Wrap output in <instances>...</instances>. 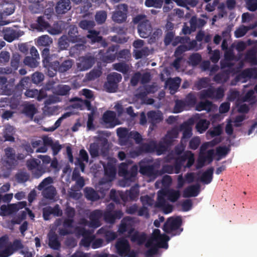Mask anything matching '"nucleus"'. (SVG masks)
<instances>
[{
  "instance_id": "nucleus-1",
  "label": "nucleus",
  "mask_w": 257,
  "mask_h": 257,
  "mask_svg": "<svg viewBox=\"0 0 257 257\" xmlns=\"http://www.w3.org/2000/svg\"><path fill=\"white\" fill-rule=\"evenodd\" d=\"M131 163L132 162L121 163L118 166V175L124 179L123 182L125 184L123 186L126 185L128 186L131 182H134L138 174V166L136 165H134L129 168Z\"/></svg>"
},
{
  "instance_id": "nucleus-2",
  "label": "nucleus",
  "mask_w": 257,
  "mask_h": 257,
  "mask_svg": "<svg viewBox=\"0 0 257 257\" xmlns=\"http://www.w3.org/2000/svg\"><path fill=\"white\" fill-rule=\"evenodd\" d=\"M53 182L51 177H48L42 180L37 186V189L42 191V195L45 199L54 200L57 195L56 188L51 184Z\"/></svg>"
},
{
  "instance_id": "nucleus-3",
  "label": "nucleus",
  "mask_w": 257,
  "mask_h": 257,
  "mask_svg": "<svg viewBox=\"0 0 257 257\" xmlns=\"http://www.w3.org/2000/svg\"><path fill=\"white\" fill-rule=\"evenodd\" d=\"M208 78H203L199 80L196 84L195 86L198 89L207 88L206 93L203 96H222L224 89L222 87L215 88L209 84Z\"/></svg>"
},
{
  "instance_id": "nucleus-4",
  "label": "nucleus",
  "mask_w": 257,
  "mask_h": 257,
  "mask_svg": "<svg viewBox=\"0 0 257 257\" xmlns=\"http://www.w3.org/2000/svg\"><path fill=\"white\" fill-rule=\"evenodd\" d=\"M134 22L138 24V30L140 37L147 38L152 32V27L149 21L144 15H138L134 18Z\"/></svg>"
},
{
  "instance_id": "nucleus-5",
  "label": "nucleus",
  "mask_w": 257,
  "mask_h": 257,
  "mask_svg": "<svg viewBox=\"0 0 257 257\" xmlns=\"http://www.w3.org/2000/svg\"><path fill=\"white\" fill-rule=\"evenodd\" d=\"M41 161L36 159L28 160L26 162L27 167L29 170L32 171L34 177L40 178L43 174L49 171L44 165H41Z\"/></svg>"
},
{
  "instance_id": "nucleus-6",
  "label": "nucleus",
  "mask_w": 257,
  "mask_h": 257,
  "mask_svg": "<svg viewBox=\"0 0 257 257\" xmlns=\"http://www.w3.org/2000/svg\"><path fill=\"white\" fill-rule=\"evenodd\" d=\"M182 223L181 217H169L164 223L163 229L167 233H170L174 231H177V233L174 235H179L183 231V228H180Z\"/></svg>"
},
{
  "instance_id": "nucleus-7",
  "label": "nucleus",
  "mask_w": 257,
  "mask_h": 257,
  "mask_svg": "<svg viewBox=\"0 0 257 257\" xmlns=\"http://www.w3.org/2000/svg\"><path fill=\"white\" fill-rule=\"evenodd\" d=\"M139 172L151 178L156 179L158 176V171L155 169L154 165H149L147 160H143L139 163Z\"/></svg>"
},
{
  "instance_id": "nucleus-8",
  "label": "nucleus",
  "mask_w": 257,
  "mask_h": 257,
  "mask_svg": "<svg viewBox=\"0 0 257 257\" xmlns=\"http://www.w3.org/2000/svg\"><path fill=\"white\" fill-rule=\"evenodd\" d=\"M140 190L139 185H135L131 187L129 190H126L125 192L120 191L119 193L120 199L124 203L128 201H136L138 199L139 195Z\"/></svg>"
},
{
  "instance_id": "nucleus-9",
  "label": "nucleus",
  "mask_w": 257,
  "mask_h": 257,
  "mask_svg": "<svg viewBox=\"0 0 257 257\" xmlns=\"http://www.w3.org/2000/svg\"><path fill=\"white\" fill-rule=\"evenodd\" d=\"M121 76L120 74L113 73L107 76V81L104 86V89L108 92H114L116 91L117 84L120 81Z\"/></svg>"
},
{
  "instance_id": "nucleus-10",
  "label": "nucleus",
  "mask_w": 257,
  "mask_h": 257,
  "mask_svg": "<svg viewBox=\"0 0 257 257\" xmlns=\"http://www.w3.org/2000/svg\"><path fill=\"white\" fill-rule=\"evenodd\" d=\"M94 22L92 21L83 20L80 23V27L85 30L89 31V34L87 37L93 42H98L101 40V37L98 36V33L95 31H91V29L94 26Z\"/></svg>"
},
{
  "instance_id": "nucleus-11",
  "label": "nucleus",
  "mask_w": 257,
  "mask_h": 257,
  "mask_svg": "<svg viewBox=\"0 0 257 257\" xmlns=\"http://www.w3.org/2000/svg\"><path fill=\"white\" fill-rule=\"evenodd\" d=\"M123 215V213L121 210H115L113 211L105 210L103 211V218L104 221L109 224H113L116 220L120 219Z\"/></svg>"
},
{
  "instance_id": "nucleus-12",
  "label": "nucleus",
  "mask_w": 257,
  "mask_h": 257,
  "mask_svg": "<svg viewBox=\"0 0 257 257\" xmlns=\"http://www.w3.org/2000/svg\"><path fill=\"white\" fill-rule=\"evenodd\" d=\"M117 253L122 257L126 256L131 246L128 240L124 237L118 238L115 244Z\"/></svg>"
},
{
  "instance_id": "nucleus-13",
  "label": "nucleus",
  "mask_w": 257,
  "mask_h": 257,
  "mask_svg": "<svg viewBox=\"0 0 257 257\" xmlns=\"http://www.w3.org/2000/svg\"><path fill=\"white\" fill-rule=\"evenodd\" d=\"M126 231L128 232V236L134 231L133 219L130 216L124 217L118 227V232L120 234H123Z\"/></svg>"
},
{
  "instance_id": "nucleus-14",
  "label": "nucleus",
  "mask_w": 257,
  "mask_h": 257,
  "mask_svg": "<svg viewBox=\"0 0 257 257\" xmlns=\"http://www.w3.org/2000/svg\"><path fill=\"white\" fill-rule=\"evenodd\" d=\"M43 217L45 220H48L50 218V215L59 217L62 215V210L59 204H56L53 207L47 206L43 209Z\"/></svg>"
},
{
  "instance_id": "nucleus-15",
  "label": "nucleus",
  "mask_w": 257,
  "mask_h": 257,
  "mask_svg": "<svg viewBox=\"0 0 257 257\" xmlns=\"http://www.w3.org/2000/svg\"><path fill=\"white\" fill-rule=\"evenodd\" d=\"M102 120L107 127H113L118 124L116 117V113L113 111H106L102 115Z\"/></svg>"
},
{
  "instance_id": "nucleus-16",
  "label": "nucleus",
  "mask_w": 257,
  "mask_h": 257,
  "mask_svg": "<svg viewBox=\"0 0 257 257\" xmlns=\"http://www.w3.org/2000/svg\"><path fill=\"white\" fill-rule=\"evenodd\" d=\"M133 46L136 49L134 50L135 56L136 59H139L147 56L149 53V50L144 46V41L138 40L133 43Z\"/></svg>"
},
{
  "instance_id": "nucleus-17",
  "label": "nucleus",
  "mask_w": 257,
  "mask_h": 257,
  "mask_svg": "<svg viewBox=\"0 0 257 257\" xmlns=\"http://www.w3.org/2000/svg\"><path fill=\"white\" fill-rule=\"evenodd\" d=\"M126 7L124 5H119L112 16V20L116 23L124 22L126 18Z\"/></svg>"
},
{
  "instance_id": "nucleus-18",
  "label": "nucleus",
  "mask_w": 257,
  "mask_h": 257,
  "mask_svg": "<svg viewBox=\"0 0 257 257\" xmlns=\"http://www.w3.org/2000/svg\"><path fill=\"white\" fill-rule=\"evenodd\" d=\"M103 217V211L96 209L92 211L89 215L90 226L94 228L101 225L100 219Z\"/></svg>"
},
{
  "instance_id": "nucleus-19",
  "label": "nucleus",
  "mask_w": 257,
  "mask_h": 257,
  "mask_svg": "<svg viewBox=\"0 0 257 257\" xmlns=\"http://www.w3.org/2000/svg\"><path fill=\"white\" fill-rule=\"evenodd\" d=\"M187 38L188 39L187 42L185 41V43L184 44H187V45H182L177 48L175 53V55L176 57H179L182 53L186 51L191 49L198 50L199 49L197 46V43L195 41L193 40L192 41H190L188 37H187Z\"/></svg>"
},
{
  "instance_id": "nucleus-20",
  "label": "nucleus",
  "mask_w": 257,
  "mask_h": 257,
  "mask_svg": "<svg viewBox=\"0 0 257 257\" xmlns=\"http://www.w3.org/2000/svg\"><path fill=\"white\" fill-rule=\"evenodd\" d=\"M77 67L80 71H84L90 68L94 63V58L89 56L81 57L78 60Z\"/></svg>"
},
{
  "instance_id": "nucleus-21",
  "label": "nucleus",
  "mask_w": 257,
  "mask_h": 257,
  "mask_svg": "<svg viewBox=\"0 0 257 257\" xmlns=\"http://www.w3.org/2000/svg\"><path fill=\"white\" fill-rule=\"evenodd\" d=\"M147 116L149 122L152 127L156 126L157 123L160 122L163 119L162 113L159 111H150L147 113Z\"/></svg>"
},
{
  "instance_id": "nucleus-22",
  "label": "nucleus",
  "mask_w": 257,
  "mask_h": 257,
  "mask_svg": "<svg viewBox=\"0 0 257 257\" xmlns=\"http://www.w3.org/2000/svg\"><path fill=\"white\" fill-rule=\"evenodd\" d=\"M200 191V186L199 184L190 185L184 190L183 196L185 198L196 197Z\"/></svg>"
},
{
  "instance_id": "nucleus-23",
  "label": "nucleus",
  "mask_w": 257,
  "mask_h": 257,
  "mask_svg": "<svg viewBox=\"0 0 257 257\" xmlns=\"http://www.w3.org/2000/svg\"><path fill=\"white\" fill-rule=\"evenodd\" d=\"M73 219L65 218L62 223L63 228H59L58 229L59 234L63 236L71 234L72 232L69 229L73 227Z\"/></svg>"
},
{
  "instance_id": "nucleus-24",
  "label": "nucleus",
  "mask_w": 257,
  "mask_h": 257,
  "mask_svg": "<svg viewBox=\"0 0 257 257\" xmlns=\"http://www.w3.org/2000/svg\"><path fill=\"white\" fill-rule=\"evenodd\" d=\"M70 9V0H60L55 8L56 12L58 14H65Z\"/></svg>"
},
{
  "instance_id": "nucleus-25",
  "label": "nucleus",
  "mask_w": 257,
  "mask_h": 257,
  "mask_svg": "<svg viewBox=\"0 0 257 257\" xmlns=\"http://www.w3.org/2000/svg\"><path fill=\"white\" fill-rule=\"evenodd\" d=\"M49 242L48 245L53 249H59L61 246V243L59 240V237L55 232H50L48 235Z\"/></svg>"
},
{
  "instance_id": "nucleus-26",
  "label": "nucleus",
  "mask_w": 257,
  "mask_h": 257,
  "mask_svg": "<svg viewBox=\"0 0 257 257\" xmlns=\"http://www.w3.org/2000/svg\"><path fill=\"white\" fill-rule=\"evenodd\" d=\"M181 82V79L179 77L174 79H169L166 81V87L168 88L171 94L175 93L178 89Z\"/></svg>"
},
{
  "instance_id": "nucleus-27",
  "label": "nucleus",
  "mask_w": 257,
  "mask_h": 257,
  "mask_svg": "<svg viewBox=\"0 0 257 257\" xmlns=\"http://www.w3.org/2000/svg\"><path fill=\"white\" fill-rule=\"evenodd\" d=\"M12 109L17 108L20 104V101L18 97H4L0 101V107H5V105H8Z\"/></svg>"
},
{
  "instance_id": "nucleus-28",
  "label": "nucleus",
  "mask_w": 257,
  "mask_h": 257,
  "mask_svg": "<svg viewBox=\"0 0 257 257\" xmlns=\"http://www.w3.org/2000/svg\"><path fill=\"white\" fill-rule=\"evenodd\" d=\"M132 242H136L138 245H142L145 243L147 239V235L145 233H140L136 231L129 236Z\"/></svg>"
},
{
  "instance_id": "nucleus-29",
  "label": "nucleus",
  "mask_w": 257,
  "mask_h": 257,
  "mask_svg": "<svg viewBox=\"0 0 257 257\" xmlns=\"http://www.w3.org/2000/svg\"><path fill=\"white\" fill-rule=\"evenodd\" d=\"M165 195L167 199L172 202H175L180 197V192L179 190H176L173 189H170L161 193Z\"/></svg>"
},
{
  "instance_id": "nucleus-30",
  "label": "nucleus",
  "mask_w": 257,
  "mask_h": 257,
  "mask_svg": "<svg viewBox=\"0 0 257 257\" xmlns=\"http://www.w3.org/2000/svg\"><path fill=\"white\" fill-rule=\"evenodd\" d=\"M181 130H183V136L181 138V141L186 143L188 140L192 137V128L191 127L186 123H184L181 125Z\"/></svg>"
},
{
  "instance_id": "nucleus-31",
  "label": "nucleus",
  "mask_w": 257,
  "mask_h": 257,
  "mask_svg": "<svg viewBox=\"0 0 257 257\" xmlns=\"http://www.w3.org/2000/svg\"><path fill=\"white\" fill-rule=\"evenodd\" d=\"M214 168L210 167L203 172L199 180L205 184H208L213 179Z\"/></svg>"
},
{
  "instance_id": "nucleus-32",
  "label": "nucleus",
  "mask_w": 257,
  "mask_h": 257,
  "mask_svg": "<svg viewBox=\"0 0 257 257\" xmlns=\"http://www.w3.org/2000/svg\"><path fill=\"white\" fill-rule=\"evenodd\" d=\"M73 65V62L71 60H68L65 61L60 66L57 61L54 62V69L55 71L57 69L61 72H64L71 68Z\"/></svg>"
},
{
  "instance_id": "nucleus-33",
  "label": "nucleus",
  "mask_w": 257,
  "mask_h": 257,
  "mask_svg": "<svg viewBox=\"0 0 257 257\" xmlns=\"http://www.w3.org/2000/svg\"><path fill=\"white\" fill-rule=\"evenodd\" d=\"M105 175L110 178H114L116 175V168L114 165L110 162H107L105 166H104Z\"/></svg>"
},
{
  "instance_id": "nucleus-34",
  "label": "nucleus",
  "mask_w": 257,
  "mask_h": 257,
  "mask_svg": "<svg viewBox=\"0 0 257 257\" xmlns=\"http://www.w3.org/2000/svg\"><path fill=\"white\" fill-rule=\"evenodd\" d=\"M84 192L86 198L89 200L94 201L99 199V196L97 192L92 188H85Z\"/></svg>"
},
{
  "instance_id": "nucleus-35",
  "label": "nucleus",
  "mask_w": 257,
  "mask_h": 257,
  "mask_svg": "<svg viewBox=\"0 0 257 257\" xmlns=\"http://www.w3.org/2000/svg\"><path fill=\"white\" fill-rule=\"evenodd\" d=\"M186 161V158L185 157L183 154L175 158L173 164L175 169V174H179L180 172L182 167Z\"/></svg>"
},
{
  "instance_id": "nucleus-36",
  "label": "nucleus",
  "mask_w": 257,
  "mask_h": 257,
  "mask_svg": "<svg viewBox=\"0 0 257 257\" xmlns=\"http://www.w3.org/2000/svg\"><path fill=\"white\" fill-rule=\"evenodd\" d=\"M49 27V24L45 20L44 18L39 17L37 20V23L36 26L32 25V28L36 29L38 31H43L47 29Z\"/></svg>"
},
{
  "instance_id": "nucleus-37",
  "label": "nucleus",
  "mask_w": 257,
  "mask_h": 257,
  "mask_svg": "<svg viewBox=\"0 0 257 257\" xmlns=\"http://www.w3.org/2000/svg\"><path fill=\"white\" fill-rule=\"evenodd\" d=\"M212 106L211 102L205 100V101H201L196 105V110L197 111L206 110L209 111L211 110Z\"/></svg>"
},
{
  "instance_id": "nucleus-38",
  "label": "nucleus",
  "mask_w": 257,
  "mask_h": 257,
  "mask_svg": "<svg viewBox=\"0 0 257 257\" xmlns=\"http://www.w3.org/2000/svg\"><path fill=\"white\" fill-rule=\"evenodd\" d=\"M37 112V109L33 104H26L23 108V113H25L27 116L32 118Z\"/></svg>"
},
{
  "instance_id": "nucleus-39",
  "label": "nucleus",
  "mask_w": 257,
  "mask_h": 257,
  "mask_svg": "<svg viewBox=\"0 0 257 257\" xmlns=\"http://www.w3.org/2000/svg\"><path fill=\"white\" fill-rule=\"evenodd\" d=\"M209 124V121L205 119H202L197 123L196 128L198 132L200 133H202L208 128Z\"/></svg>"
},
{
  "instance_id": "nucleus-40",
  "label": "nucleus",
  "mask_w": 257,
  "mask_h": 257,
  "mask_svg": "<svg viewBox=\"0 0 257 257\" xmlns=\"http://www.w3.org/2000/svg\"><path fill=\"white\" fill-rule=\"evenodd\" d=\"M145 153H153L155 152L156 145L155 141H151L149 143L141 144Z\"/></svg>"
},
{
  "instance_id": "nucleus-41",
  "label": "nucleus",
  "mask_w": 257,
  "mask_h": 257,
  "mask_svg": "<svg viewBox=\"0 0 257 257\" xmlns=\"http://www.w3.org/2000/svg\"><path fill=\"white\" fill-rule=\"evenodd\" d=\"M185 157L187 160V163L185 165V168H190L194 163L195 158L194 154L190 151H186L183 153Z\"/></svg>"
},
{
  "instance_id": "nucleus-42",
  "label": "nucleus",
  "mask_w": 257,
  "mask_h": 257,
  "mask_svg": "<svg viewBox=\"0 0 257 257\" xmlns=\"http://www.w3.org/2000/svg\"><path fill=\"white\" fill-rule=\"evenodd\" d=\"M230 151V149L226 146L218 147L216 149V155L218 157L217 159L219 161L222 157H224Z\"/></svg>"
},
{
  "instance_id": "nucleus-43",
  "label": "nucleus",
  "mask_w": 257,
  "mask_h": 257,
  "mask_svg": "<svg viewBox=\"0 0 257 257\" xmlns=\"http://www.w3.org/2000/svg\"><path fill=\"white\" fill-rule=\"evenodd\" d=\"M70 115L69 113L67 112L64 114L61 117L59 118L55 122L54 125L51 127H49L48 128H46L45 130L47 132H53L55 130H56L58 127H59L62 121L63 118L66 117L67 116H69Z\"/></svg>"
},
{
  "instance_id": "nucleus-44",
  "label": "nucleus",
  "mask_w": 257,
  "mask_h": 257,
  "mask_svg": "<svg viewBox=\"0 0 257 257\" xmlns=\"http://www.w3.org/2000/svg\"><path fill=\"white\" fill-rule=\"evenodd\" d=\"M52 40L48 35H43L37 39V43L39 46H47L52 43Z\"/></svg>"
},
{
  "instance_id": "nucleus-45",
  "label": "nucleus",
  "mask_w": 257,
  "mask_h": 257,
  "mask_svg": "<svg viewBox=\"0 0 257 257\" xmlns=\"http://www.w3.org/2000/svg\"><path fill=\"white\" fill-rule=\"evenodd\" d=\"M185 102L182 100H177L175 101V105L174 107L173 112L174 113H179L186 108Z\"/></svg>"
},
{
  "instance_id": "nucleus-46",
  "label": "nucleus",
  "mask_w": 257,
  "mask_h": 257,
  "mask_svg": "<svg viewBox=\"0 0 257 257\" xmlns=\"http://www.w3.org/2000/svg\"><path fill=\"white\" fill-rule=\"evenodd\" d=\"M242 75L244 78H257V69H248L244 70L242 73Z\"/></svg>"
},
{
  "instance_id": "nucleus-47",
  "label": "nucleus",
  "mask_w": 257,
  "mask_h": 257,
  "mask_svg": "<svg viewBox=\"0 0 257 257\" xmlns=\"http://www.w3.org/2000/svg\"><path fill=\"white\" fill-rule=\"evenodd\" d=\"M190 24L192 30L195 31L197 27L203 26L205 22L202 20H197L196 17H192L190 20Z\"/></svg>"
},
{
  "instance_id": "nucleus-48",
  "label": "nucleus",
  "mask_w": 257,
  "mask_h": 257,
  "mask_svg": "<svg viewBox=\"0 0 257 257\" xmlns=\"http://www.w3.org/2000/svg\"><path fill=\"white\" fill-rule=\"evenodd\" d=\"M163 0H146L145 5L147 7L161 8Z\"/></svg>"
},
{
  "instance_id": "nucleus-49",
  "label": "nucleus",
  "mask_w": 257,
  "mask_h": 257,
  "mask_svg": "<svg viewBox=\"0 0 257 257\" xmlns=\"http://www.w3.org/2000/svg\"><path fill=\"white\" fill-rule=\"evenodd\" d=\"M17 181L20 183H24L29 180L30 175L27 172H20L16 175Z\"/></svg>"
},
{
  "instance_id": "nucleus-50",
  "label": "nucleus",
  "mask_w": 257,
  "mask_h": 257,
  "mask_svg": "<svg viewBox=\"0 0 257 257\" xmlns=\"http://www.w3.org/2000/svg\"><path fill=\"white\" fill-rule=\"evenodd\" d=\"M70 101H77L72 105L73 108L76 109H79L80 110L84 109L83 100L81 99L80 97H71V98L70 99Z\"/></svg>"
},
{
  "instance_id": "nucleus-51",
  "label": "nucleus",
  "mask_w": 257,
  "mask_h": 257,
  "mask_svg": "<svg viewBox=\"0 0 257 257\" xmlns=\"http://www.w3.org/2000/svg\"><path fill=\"white\" fill-rule=\"evenodd\" d=\"M77 33V27L74 26H71L69 28L68 31V38L72 42H75L77 40L76 34Z\"/></svg>"
},
{
  "instance_id": "nucleus-52",
  "label": "nucleus",
  "mask_w": 257,
  "mask_h": 257,
  "mask_svg": "<svg viewBox=\"0 0 257 257\" xmlns=\"http://www.w3.org/2000/svg\"><path fill=\"white\" fill-rule=\"evenodd\" d=\"M162 191H159L158 197H157V201L155 203V207L157 208H161L165 206L166 203V200L164 198L165 195H164L163 194L161 193Z\"/></svg>"
},
{
  "instance_id": "nucleus-53",
  "label": "nucleus",
  "mask_w": 257,
  "mask_h": 257,
  "mask_svg": "<svg viewBox=\"0 0 257 257\" xmlns=\"http://www.w3.org/2000/svg\"><path fill=\"white\" fill-rule=\"evenodd\" d=\"M38 60L39 59L33 57H27L25 59L24 62L25 64V65H28L30 67L33 68L36 67L38 65Z\"/></svg>"
},
{
  "instance_id": "nucleus-54",
  "label": "nucleus",
  "mask_w": 257,
  "mask_h": 257,
  "mask_svg": "<svg viewBox=\"0 0 257 257\" xmlns=\"http://www.w3.org/2000/svg\"><path fill=\"white\" fill-rule=\"evenodd\" d=\"M69 86L65 85H61L58 86L57 94L59 95H66L69 94Z\"/></svg>"
},
{
  "instance_id": "nucleus-55",
  "label": "nucleus",
  "mask_w": 257,
  "mask_h": 257,
  "mask_svg": "<svg viewBox=\"0 0 257 257\" xmlns=\"http://www.w3.org/2000/svg\"><path fill=\"white\" fill-rule=\"evenodd\" d=\"M200 144V140L199 137H195L191 139L189 144V148L193 150H196Z\"/></svg>"
},
{
  "instance_id": "nucleus-56",
  "label": "nucleus",
  "mask_w": 257,
  "mask_h": 257,
  "mask_svg": "<svg viewBox=\"0 0 257 257\" xmlns=\"http://www.w3.org/2000/svg\"><path fill=\"white\" fill-rule=\"evenodd\" d=\"M23 34H20L18 35V32L13 31H11L10 34L7 33L5 35V39L6 41L11 42H12L14 39L18 38L20 36L22 35Z\"/></svg>"
},
{
  "instance_id": "nucleus-57",
  "label": "nucleus",
  "mask_w": 257,
  "mask_h": 257,
  "mask_svg": "<svg viewBox=\"0 0 257 257\" xmlns=\"http://www.w3.org/2000/svg\"><path fill=\"white\" fill-rule=\"evenodd\" d=\"M144 153L141 144L139 146L136 147L135 149L130 151V155L132 158L137 157Z\"/></svg>"
},
{
  "instance_id": "nucleus-58",
  "label": "nucleus",
  "mask_w": 257,
  "mask_h": 257,
  "mask_svg": "<svg viewBox=\"0 0 257 257\" xmlns=\"http://www.w3.org/2000/svg\"><path fill=\"white\" fill-rule=\"evenodd\" d=\"M210 136L212 137H217L220 136L222 133V128L220 125H217L214 127L213 129H210L208 131Z\"/></svg>"
},
{
  "instance_id": "nucleus-59",
  "label": "nucleus",
  "mask_w": 257,
  "mask_h": 257,
  "mask_svg": "<svg viewBox=\"0 0 257 257\" xmlns=\"http://www.w3.org/2000/svg\"><path fill=\"white\" fill-rule=\"evenodd\" d=\"M155 145L156 146L155 152H157L158 155H160L166 151L168 146L165 145L162 142H160L157 144L155 141Z\"/></svg>"
},
{
  "instance_id": "nucleus-60",
  "label": "nucleus",
  "mask_w": 257,
  "mask_h": 257,
  "mask_svg": "<svg viewBox=\"0 0 257 257\" xmlns=\"http://www.w3.org/2000/svg\"><path fill=\"white\" fill-rule=\"evenodd\" d=\"M70 41L67 36H62L59 41V46L60 49L62 50L66 49L69 46L68 42Z\"/></svg>"
},
{
  "instance_id": "nucleus-61",
  "label": "nucleus",
  "mask_w": 257,
  "mask_h": 257,
  "mask_svg": "<svg viewBox=\"0 0 257 257\" xmlns=\"http://www.w3.org/2000/svg\"><path fill=\"white\" fill-rule=\"evenodd\" d=\"M107 17V14L104 11H100L96 13L95 15V20L99 24H102L104 22Z\"/></svg>"
},
{
  "instance_id": "nucleus-62",
  "label": "nucleus",
  "mask_w": 257,
  "mask_h": 257,
  "mask_svg": "<svg viewBox=\"0 0 257 257\" xmlns=\"http://www.w3.org/2000/svg\"><path fill=\"white\" fill-rule=\"evenodd\" d=\"M130 137L135 141L137 144H140L143 141V138L141 134L136 131H131L130 132Z\"/></svg>"
},
{
  "instance_id": "nucleus-63",
  "label": "nucleus",
  "mask_w": 257,
  "mask_h": 257,
  "mask_svg": "<svg viewBox=\"0 0 257 257\" xmlns=\"http://www.w3.org/2000/svg\"><path fill=\"white\" fill-rule=\"evenodd\" d=\"M5 153L6 157L12 161L15 160V152L13 148L11 147H7L5 149Z\"/></svg>"
},
{
  "instance_id": "nucleus-64",
  "label": "nucleus",
  "mask_w": 257,
  "mask_h": 257,
  "mask_svg": "<svg viewBox=\"0 0 257 257\" xmlns=\"http://www.w3.org/2000/svg\"><path fill=\"white\" fill-rule=\"evenodd\" d=\"M14 252L12 246H8L4 249L0 250V257H8Z\"/></svg>"
}]
</instances>
